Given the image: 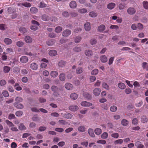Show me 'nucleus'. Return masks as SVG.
<instances>
[{
  "instance_id": "f257e3e1",
  "label": "nucleus",
  "mask_w": 148,
  "mask_h": 148,
  "mask_svg": "<svg viewBox=\"0 0 148 148\" xmlns=\"http://www.w3.org/2000/svg\"><path fill=\"white\" fill-rule=\"evenodd\" d=\"M51 89L53 92L52 95L54 97H58L60 96L59 91L60 89L58 87L56 86H52L51 87Z\"/></svg>"
},
{
  "instance_id": "f03ea898",
  "label": "nucleus",
  "mask_w": 148,
  "mask_h": 148,
  "mask_svg": "<svg viewBox=\"0 0 148 148\" xmlns=\"http://www.w3.org/2000/svg\"><path fill=\"white\" fill-rule=\"evenodd\" d=\"M136 12L135 9L132 7L129 8L127 10V13L130 15H133Z\"/></svg>"
},
{
  "instance_id": "7ed1b4c3",
  "label": "nucleus",
  "mask_w": 148,
  "mask_h": 148,
  "mask_svg": "<svg viewBox=\"0 0 148 148\" xmlns=\"http://www.w3.org/2000/svg\"><path fill=\"white\" fill-rule=\"evenodd\" d=\"M101 91V89L99 88H96L93 91V93L95 96H98L99 95Z\"/></svg>"
},
{
  "instance_id": "20e7f679",
  "label": "nucleus",
  "mask_w": 148,
  "mask_h": 148,
  "mask_svg": "<svg viewBox=\"0 0 148 148\" xmlns=\"http://www.w3.org/2000/svg\"><path fill=\"white\" fill-rule=\"evenodd\" d=\"M71 34V31L69 29L64 30L62 33V36L65 37L68 36Z\"/></svg>"
},
{
  "instance_id": "39448f33",
  "label": "nucleus",
  "mask_w": 148,
  "mask_h": 148,
  "mask_svg": "<svg viewBox=\"0 0 148 148\" xmlns=\"http://www.w3.org/2000/svg\"><path fill=\"white\" fill-rule=\"evenodd\" d=\"M81 105L82 106L87 107L92 106V104L90 102H88L86 101H83L82 102Z\"/></svg>"
},
{
  "instance_id": "423d86ee",
  "label": "nucleus",
  "mask_w": 148,
  "mask_h": 148,
  "mask_svg": "<svg viewBox=\"0 0 148 148\" xmlns=\"http://www.w3.org/2000/svg\"><path fill=\"white\" fill-rule=\"evenodd\" d=\"M14 106L15 107L18 109H22L24 108V106L22 104L19 103H14Z\"/></svg>"
},
{
  "instance_id": "0eeeda50",
  "label": "nucleus",
  "mask_w": 148,
  "mask_h": 148,
  "mask_svg": "<svg viewBox=\"0 0 148 148\" xmlns=\"http://www.w3.org/2000/svg\"><path fill=\"white\" fill-rule=\"evenodd\" d=\"M28 58L26 56H23L21 57L20 59L21 62L23 63H25L27 62L28 61Z\"/></svg>"
},
{
  "instance_id": "6e6552de",
  "label": "nucleus",
  "mask_w": 148,
  "mask_h": 148,
  "mask_svg": "<svg viewBox=\"0 0 148 148\" xmlns=\"http://www.w3.org/2000/svg\"><path fill=\"white\" fill-rule=\"evenodd\" d=\"M30 68L33 70H36L38 68V65L35 63H32L30 65Z\"/></svg>"
},
{
  "instance_id": "1a4fd4ad",
  "label": "nucleus",
  "mask_w": 148,
  "mask_h": 148,
  "mask_svg": "<svg viewBox=\"0 0 148 148\" xmlns=\"http://www.w3.org/2000/svg\"><path fill=\"white\" fill-rule=\"evenodd\" d=\"M62 115L64 118L68 119H71L73 117L72 115L69 113H66Z\"/></svg>"
},
{
  "instance_id": "9d476101",
  "label": "nucleus",
  "mask_w": 148,
  "mask_h": 148,
  "mask_svg": "<svg viewBox=\"0 0 148 148\" xmlns=\"http://www.w3.org/2000/svg\"><path fill=\"white\" fill-rule=\"evenodd\" d=\"M65 87L67 90H71L73 89V86L71 84L69 83H67L65 84Z\"/></svg>"
},
{
  "instance_id": "9b49d317",
  "label": "nucleus",
  "mask_w": 148,
  "mask_h": 148,
  "mask_svg": "<svg viewBox=\"0 0 148 148\" xmlns=\"http://www.w3.org/2000/svg\"><path fill=\"white\" fill-rule=\"evenodd\" d=\"M69 5L71 8H75L76 7L77 4L75 1H72L70 2Z\"/></svg>"
},
{
  "instance_id": "f8f14e48",
  "label": "nucleus",
  "mask_w": 148,
  "mask_h": 148,
  "mask_svg": "<svg viewBox=\"0 0 148 148\" xmlns=\"http://www.w3.org/2000/svg\"><path fill=\"white\" fill-rule=\"evenodd\" d=\"M135 145L137 148H143L144 146L143 145L141 144V142L137 141L135 143Z\"/></svg>"
},
{
  "instance_id": "ddd939ff",
  "label": "nucleus",
  "mask_w": 148,
  "mask_h": 148,
  "mask_svg": "<svg viewBox=\"0 0 148 148\" xmlns=\"http://www.w3.org/2000/svg\"><path fill=\"white\" fill-rule=\"evenodd\" d=\"M84 27L86 30V31H89L91 28L90 23L89 22H87L84 25Z\"/></svg>"
},
{
  "instance_id": "4468645a",
  "label": "nucleus",
  "mask_w": 148,
  "mask_h": 148,
  "mask_svg": "<svg viewBox=\"0 0 148 148\" xmlns=\"http://www.w3.org/2000/svg\"><path fill=\"white\" fill-rule=\"evenodd\" d=\"M25 40L27 43H30L32 42V38L29 36H26L25 38Z\"/></svg>"
},
{
  "instance_id": "2eb2a0df",
  "label": "nucleus",
  "mask_w": 148,
  "mask_h": 148,
  "mask_svg": "<svg viewBox=\"0 0 148 148\" xmlns=\"http://www.w3.org/2000/svg\"><path fill=\"white\" fill-rule=\"evenodd\" d=\"M41 18L44 21H47L50 19V17L48 15L44 14L41 16Z\"/></svg>"
},
{
  "instance_id": "dca6fc26",
  "label": "nucleus",
  "mask_w": 148,
  "mask_h": 148,
  "mask_svg": "<svg viewBox=\"0 0 148 148\" xmlns=\"http://www.w3.org/2000/svg\"><path fill=\"white\" fill-rule=\"evenodd\" d=\"M49 55L51 56H55L57 54V51L54 50H50L49 51Z\"/></svg>"
},
{
  "instance_id": "f3484780",
  "label": "nucleus",
  "mask_w": 148,
  "mask_h": 148,
  "mask_svg": "<svg viewBox=\"0 0 148 148\" xmlns=\"http://www.w3.org/2000/svg\"><path fill=\"white\" fill-rule=\"evenodd\" d=\"M69 109L72 111H76L78 109V107L77 106L71 105L69 107Z\"/></svg>"
},
{
  "instance_id": "a211bd4d",
  "label": "nucleus",
  "mask_w": 148,
  "mask_h": 148,
  "mask_svg": "<svg viewBox=\"0 0 148 148\" xmlns=\"http://www.w3.org/2000/svg\"><path fill=\"white\" fill-rule=\"evenodd\" d=\"M88 134L91 137H95V135L94 133L93 130L91 128H89L88 131Z\"/></svg>"
},
{
  "instance_id": "6ab92c4d",
  "label": "nucleus",
  "mask_w": 148,
  "mask_h": 148,
  "mask_svg": "<svg viewBox=\"0 0 148 148\" xmlns=\"http://www.w3.org/2000/svg\"><path fill=\"white\" fill-rule=\"evenodd\" d=\"M85 54L86 56L90 57L92 55L93 53L91 50H86L85 51Z\"/></svg>"
},
{
  "instance_id": "aec40b11",
  "label": "nucleus",
  "mask_w": 148,
  "mask_h": 148,
  "mask_svg": "<svg viewBox=\"0 0 148 148\" xmlns=\"http://www.w3.org/2000/svg\"><path fill=\"white\" fill-rule=\"evenodd\" d=\"M83 96L85 98L88 99H91L92 98L91 95L87 92L84 93Z\"/></svg>"
},
{
  "instance_id": "412c9836",
  "label": "nucleus",
  "mask_w": 148,
  "mask_h": 148,
  "mask_svg": "<svg viewBox=\"0 0 148 148\" xmlns=\"http://www.w3.org/2000/svg\"><path fill=\"white\" fill-rule=\"evenodd\" d=\"M70 97L72 99L76 100L78 97V95L75 93H73L71 94Z\"/></svg>"
},
{
  "instance_id": "4be33fe9",
  "label": "nucleus",
  "mask_w": 148,
  "mask_h": 148,
  "mask_svg": "<svg viewBox=\"0 0 148 148\" xmlns=\"http://www.w3.org/2000/svg\"><path fill=\"white\" fill-rule=\"evenodd\" d=\"M11 69L10 67L8 66H5L3 67V71L5 73H7L9 72Z\"/></svg>"
},
{
  "instance_id": "5701e85b",
  "label": "nucleus",
  "mask_w": 148,
  "mask_h": 148,
  "mask_svg": "<svg viewBox=\"0 0 148 148\" xmlns=\"http://www.w3.org/2000/svg\"><path fill=\"white\" fill-rule=\"evenodd\" d=\"M115 6L114 3H109L107 5V8L110 10H112L114 8Z\"/></svg>"
},
{
  "instance_id": "b1692460",
  "label": "nucleus",
  "mask_w": 148,
  "mask_h": 148,
  "mask_svg": "<svg viewBox=\"0 0 148 148\" xmlns=\"http://www.w3.org/2000/svg\"><path fill=\"white\" fill-rule=\"evenodd\" d=\"M4 42L6 44L9 45L11 44L12 42V40L8 38H5L4 40Z\"/></svg>"
},
{
  "instance_id": "393cba45",
  "label": "nucleus",
  "mask_w": 148,
  "mask_h": 148,
  "mask_svg": "<svg viewBox=\"0 0 148 148\" xmlns=\"http://www.w3.org/2000/svg\"><path fill=\"white\" fill-rule=\"evenodd\" d=\"M100 60L103 63L106 62L107 61V58L105 55H103L100 57Z\"/></svg>"
},
{
  "instance_id": "a878e982",
  "label": "nucleus",
  "mask_w": 148,
  "mask_h": 148,
  "mask_svg": "<svg viewBox=\"0 0 148 148\" xmlns=\"http://www.w3.org/2000/svg\"><path fill=\"white\" fill-rule=\"evenodd\" d=\"M30 11L31 13L35 14L38 12V10L36 7H32L30 8Z\"/></svg>"
},
{
  "instance_id": "bb28decb",
  "label": "nucleus",
  "mask_w": 148,
  "mask_h": 148,
  "mask_svg": "<svg viewBox=\"0 0 148 148\" xmlns=\"http://www.w3.org/2000/svg\"><path fill=\"white\" fill-rule=\"evenodd\" d=\"M89 15L91 17H95L97 16V14L94 11H92L89 12Z\"/></svg>"
},
{
  "instance_id": "cd10ccee",
  "label": "nucleus",
  "mask_w": 148,
  "mask_h": 148,
  "mask_svg": "<svg viewBox=\"0 0 148 148\" xmlns=\"http://www.w3.org/2000/svg\"><path fill=\"white\" fill-rule=\"evenodd\" d=\"M118 86L121 89H124L125 88V85L123 83H119L118 84Z\"/></svg>"
},
{
  "instance_id": "c85d7f7f",
  "label": "nucleus",
  "mask_w": 148,
  "mask_h": 148,
  "mask_svg": "<svg viewBox=\"0 0 148 148\" xmlns=\"http://www.w3.org/2000/svg\"><path fill=\"white\" fill-rule=\"evenodd\" d=\"M59 79L62 81H64L65 79V75L64 73H61L59 75Z\"/></svg>"
},
{
  "instance_id": "c756f323",
  "label": "nucleus",
  "mask_w": 148,
  "mask_h": 148,
  "mask_svg": "<svg viewBox=\"0 0 148 148\" xmlns=\"http://www.w3.org/2000/svg\"><path fill=\"white\" fill-rule=\"evenodd\" d=\"M86 128L84 126H79L78 128V131L79 132H83L85 131Z\"/></svg>"
},
{
  "instance_id": "7c9ffc66",
  "label": "nucleus",
  "mask_w": 148,
  "mask_h": 148,
  "mask_svg": "<svg viewBox=\"0 0 148 148\" xmlns=\"http://www.w3.org/2000/svg\"><path fill=\"white\" fill-rule=\"evenodd\" d=\"M105 29V27L103 25H101L99 26L98 29L99 31L102 32Z\"/></svg>"
},
{
  "instance_id": "2f4dec72",
  "label": "nucleus",
  "mask_w": 148,
  "mask_h": 148,
  "mask_svg": "<svg viewBox=\"0 0 148 148\" xmlns=\"http://www.w3.org/2000/svg\"><path fill=\"white\" fill-rule=\"evenodd\" d=\"M18 129L21 130H26V127L23 123H21L18 126Z\"/></svg>"
},
{
  "instance_id": "473e14b6",
  "label": "nucleus",
  "mask_w": 148,
  "mask_h": 148,
  "mask_svg": "<svg viewBox=\"0 0 148 148\" xmlns=\"http://www.w3.org/2000/svg\"><path fill=\"white\" fill-rule=\"evenodd\" d=\"M142 67L144 69H145L148 71V63L146 62H143L142 64Z\"/></svg>"
},
{
  "instance_id": "72a5a7b5",
  "label": "nucleus",
  "mask_w": 148,
  "mask_h": 148,
  "mask_svg": "<svg viewBox=\"0 0 148 148\" xmlns=\"http://www.w3.org/2000/svg\"><path fill=\"white\" fill-rule=\"evenodd\" d=\"M19 31L21 33L24 34L27 32L26 28L23 27H21L19 29Z\"/></svg>"
},
{
  "instance_id": "f704fd0d",
  "label": "nucleus",
  "mask_w": 148,
  "mask_h": 148,
  "mask_svg": "<svg viewBox=\"0 0 148 148\" xmlns=\"http://www.w3.org/2000/svg\"><path fill=\"white\" fill-rule=\"evenodd\" d=\"M47 6V5L43 1L41 2L38 4V7L40 8H44Z\"/></svg>"
},
{
  "instance_id": "c9c22d12",
  "label": "nucleus",
  "mask_w": 148,
  "mask_h": 148,
  "mask_svg": "<svg viewBox=\"0 0 148 148\" xmlns=\"http://www.w3.org/2000/svg\"><path fill=\"white\" fill-rule=\"evenodd\" d=\"M62 30V28L61 27L58 26L55 28V31L57 33H60Z\"/></svg>"
},
{
  "instance_id": "e433bc0d",
  "label": "nucleus",
  "mask_w": 148,
  "mask_h": 148,
  "mask_svg": "<svg viewBox=\"0 0 148 148\" xmlns=\"http://www.w3.org/2000/svg\"><path fill=\"white\" fill-rule=\"evenodd\" d=\"M47 44L49 46H51L54 44V42L53 40H49L47 41Z\"/></svg>"
},
{
  "instance_id": "4c0bfd02",
  "label": "nucleus",
  "mask_w": 148,
  "mask_h": 148,
  "mask_svg": "<svg viewBox=\"0 0 148 148\" xmlns=\"http://www.w3.org/2000/svg\"><path fill=\"white\" fill-rule=\"evenodd\" d=\"M23 100V99L20 97H17L15 99L16 103H19L21 102Z\"/></svg>"
},
{
  "instance_id": "58836bf2",
  "label": "nucleus",
  "mask_w": 148,
  "mask_h": 148,
  "mask_svg": "<svg viewBox=\"0 0 148 148\" xmlns=\"http://www.w3.org/2000/svg\"><path fill=\"white\" fill-rule=\"evenodd\" d=\"M58 73L55 71H52L51 73V75L53 77H56L58 75Z\"/></svg>"
},
{
  "instance_id": "ea45409f",
  "label": "nucleus",
  "mask_w": 148,
  "mask_h": 148,
  "mask_svg": "<svg viewBox=\"0 0 148 148\" xmlns=\"http://www.w3.org/2000/svg\"><path fill=\"white\" fill-rule=\"evenodd\" d=\"M94 132L96 134L99 135L101 133L102 131L101 129L99 128H96L95 129Z\"/></svg>"
},
{
  "instance_id": "a19ab883",
  "label": "nucleus",
  "mask_w": 148,
  "mask_h": 148,
  "mask_svg": "<svg viewBox=\"0 0 148 148\" xmlns=\"http://www.w3.org/2000/svg\"><path fill=\"white\" fill-rule=\"evenodd\" d=\"M148 119L145 116H143L141 118V121L144 123H146L148 121Z\"/></svg>"
},
{
  "instance_id": "79ce46f5",
  "label": "nucleus",
  "mask_w": 148,
  "mask_h": 148,
  "mask_svg": "<svg viewBox=\"0 0 148 148\" xmlns=\"http://www.w3.org/2000/svg\"><path fill=\"white\" fill-rule=\"evenodd\" d=\"M122 125L123 126H126L128 124V121L126 119H123L121 121Z\"/></svg>"
},
{
  "instance_id": "37998d69",
  "label": "nucleus",
  "mask_w": 148,
  "mask_h": 148,
  "mask_svg": "<svg viewBox=\"0 0 148 148\" xmlns=\"http://www.w3.org/2000/svg\"><path fill=\"white\" fill-rule=\"evenodd\" d=\"M87 11V10L85 8L79 9L78 10V12L82 14L86 13Z\"/></svg>"
},
{
  "instance_id": "c03bdc74",
  "label": "nucleus",
  "mask_w": 148,
  "mask_h": 148,
  "mask_svg": "<svg viewBox=\"0 0 148 148\" xmlns=\"http://www.w3.org/2000/svg\"><path fill=\"white\" fill-rule=\"evenodd\" d=\"M66 62L62 60L60 61L58 63V66L60 67H63L64 66Z\"/></svg>"
},
{
  "instance_id": "a18cd8bd",
  "label": "nucleus",
  "mask_w": 148,
  "mask_h": 148,
  "mask_svg": "<svg viewBox=\"0 0 148 148\" xmlns=\"http://www.w3.org/2000/svg\"><path fill=\"white\" fill-rule=\"evenodd\" d=\"M108 134L107 133L105 132L103 133L101 135V138L103 139L107 138L108 136Z\"/></svg>"
},
{
  "instance_id": "49530a36",
  "label": "nucleus",
  "mask_w": 148,
  "mask_h": 148,
  "mask_svg": "<svg viewBox=\"0 0 148 148\" xmlns=\"http://www.w3.org/2000/svg\"><path fill=\"white\" fill-rule=\"evenodd\" d=\"M126 5L125 4L121 3L119 5V10H122L124 9L125 8Z\"/></svg>"
},
{
  "instance_id": "de8ad7c7",
  "label": "nucleus",
  "mask_w": 148,
  "mask_h": 148,
  "mask_svg": "<svg viewBox=\"0 0 148 148\" xmlns=\"http://www.w3.org/2000/svg\"><path fill=\"white\" fill-rule=\"evenodd\" d=\"M5 123L9 126V127H12L14 126V124L12 122L8 120H6Z\"/></svg>"
},
{
  "instance_id": "09e8293b",
  "label": "nucleus",
  "mask_w": 148,
  "mask_h": 148,
  "mask_svg": "<svg viewBox=\"0 0 148 148\" xmlns=\"http://www.w3.org/2000/svg\"><path fill=\"white\" fill-rule=\"evenodd\" d=\"M5 123L9 126V127H12L14 126V124L12 122L8 120H6Z\"/></svg>"
},
{
  "instance_id": "8fccbe9b",
  "label": "nucleus",
  "mask_w": 148,
  "mask_h": 148,
  "mask_svg": "<svg viewBox=\"0 0 148 148\" xmlns=\"http://www.w3.org/2000/svg\"><path fill=\"white\" fill-rule=\"evenodd\" d=\"M24 45V42L21 41H19L17 42L16 43L17 46L19 47L23 46Z\"/></svg>"
},
{
  "instance_id": "3c124183",
  "label": "nucleus",
  "mask_w": 148,
  "mask_h": 148,
  "mask_svg": "<svg viewBox=\"0 0 148 148\" xmlns=\"http://www.w3.org/2000/svg\"><path fill=\"white\" fill-rule=\"evenodd\" d=\"M103 87L107 90H109V85L106 83L103 82L102 84Z\"/></svg>"
},
{
  "instance_id": "603ef678",
  "label": "nucleus",
  "mask_w": 148,
  "mask_h": 148,
  "mask_svg": "<svg viewBox=\"0 0 148 148\" xmlns=\"http://www.w3.org/2000/svg\"><path fill=\"white\" fill-rule=\"evenodd\" d=\"M81 39V37L80 36H77L75 37L74 41L75 42H79Z\"/></svg>"
},
{
  "instance_id": "864d4df0",
  "label": "nucleus",
  "mask_w": 148,
  "mask_h": 148,
  "mask_svg": "<svg viewBox=\"0 0 148 148\" xmlns=\"http://www.w3.org/2000/svg\"><path fill=\"white\" fill-rule=\"evenodd\" d=\"M143 6L144 8L146 9H148V2L145 1L143 2Z\"/></svg>"
},
{
  "instance_id": "5fc2aeb1",
  "label": "nucleus",
  "mask_w": 148,
  "mask_h": 148,
  "mask_svg": "<svg viewBox=\"0 0 148 148\" xmlns=\"http://www.w3.org/2000/svg\"><path fill=\"white\" fill-rule=\"evenodd\" d=\"M99 71L98 69H95L93 70L91 72V74L92 75H95L98 73Z\"/></svg>"
},
{
  "instance_id": "6e6d98bb",
  "label": "nucleus",
  "mask_w": 148,
  "mask_h": 148,
  "mask_svg": "<svg viewBox=\"0 0 148 148\" xmlns=\"http://www.w3.org/2000/svg\"><path fill=\"white\" fill-rule=\"evenodd\" d=\"M117 110V107L115 106H112L110 108V110L111 112H115Z\"/></svg>"
},
{
  "instance_id": "4d7b16f0",
  "label": "nucleus",
  "mask_w": 148,
  "mask_h": 148,
  "mask_svg": "<svg viewBox=\"0 0 148 148\" xmlns=\"http://www.w3.org/2000/svg\"><path fill=\"white\" fill-rule=\"evenodd\" d=\"M83 71V70L82 68H78L76 70V72L77 74H80Z\"/></svg>"
},
{
  "instance_id": "13d9d810",
  "label": "nucleus",
  "mask_w": 148,
  "mask_h": 148,
  "mask_svg": "<svg viewBox=\"0 0 148 148\" xmlns=\"http://www.w3.org/2000/svg\"><path fill=\"white\" fill-rule=\"evenodd\" d=\"M137 29L139 30H142L143 28V25L140 23H138L137 24Z\"/></svg>"
},
{
  "instance_id": "bf43d9fd",
  "label": "nucleus",
  "mask_w": 148,
  "mask_h": 148,
  "mask_svg": "<svg viewBox=\"0 0 148 148\" xmlns=\"http://www.w3.org/2000/svg\"><path fill=\"white\" fill-rule=\"evenodd\" d=\"M111 136L113 138H117L119 137V135L118 133H114L112 134L111 135Z\"/></svg>"
},
{
  "instance_id": "052dcab7",
  "label": "nucleus",
  "mask_w": 148,
  "mask_h": 148,
  "mask_svg": "<svg viewBox=\"0 0 148 148\" xmlns=\"http://www.w3.org/2000/svg\"><path fill=\"white\" fill-rule=\"evenodd\" d=\"M123 143V140L121 139L117 140L114 141V143L115 144H121Z\"/></svg>"
},
{
  "instance_id": "680f3d73",
  "label": "nucleus",
  "mask_w": 148,
  "mask_h": 148,
  "mask_svg": "<svg viewBox=\"0 0 148 148\" xmlns=\"http://www.w3.org/2000/svg\"><path fill=\"white\" fill-rule=\"evenodd\" d=\"M23 113V112L22 111H18L16 112L15 114L17 116H20L22 115Z\"/></svg>"
},
{
  "instance_id": "e2e57ef3",
  "label": "nucleus",
  "mask_w": 148,
  "mask_h": 148,
  "mask_svg": "<svg viewBox=\"0 0 148 148\" xmlns=\"http://www.w3.org/2000/svg\"><path fill=\"white\" fill-rule=\"evenodd\" d=\"M7 28V27L5 25L2 24H0V29L2 30H5Z\"/></svg>"
},
{
  "instance_id": "0e129e2a",
  "label": "nucleus",
  "mask_w": 148,
  "mask_h": 148,
  "mask_svg": "<svg viewBox=\"0 0 148 148\" xmlns=\"http://www.w3.org/2000/svg\"><path fill=\"white\" fill-rule=\"evenodd\" d=\"M31 4L30 3L27 2L23 3V6L29 8L31 7Z\"/></svg>"
},
{
  "instance_id": "69168bd1",
  "label": "nucleus",
  "mask_w": 148,
  "mask_h": 148,
  "mask_svg": "<svg viewBox=\"0 0 148 148\" xmlns=\"http://www.w3.org/2000/svg\"><path fill=\"white\" fill-rule=\"evenodd\" d=\"M73 51L75 52H78L81 51V49L80 47H76L73 48Z\"/></svg>"
},
{
  "instance_id": "338daca9",
  "label": "nucleus",
  "mask_w": 148,
  "mask_h": 148,
  "mask_svg": "<svg viewBox=\"0 0 148 148\" xmlns=\"http://www.w3.org/2000/svg\"><path fill=\"white\" fill-rule=\"evenodd\" d=\"M70 14L67 11H64L62 13L63 16L64 17H68L69 16Z\"/></svg>"
},
{
  "instance_id": "774afa93",
  "label": "nucleus",
  "mask_w": 148,
  "mask_h": 148,
  "mask_svg": "<svg viewBox=\"0 0 148 148\" xmlns=\"http://www.w3.org/2000/svg\"><path fill=\"white\" fill-rule=\"evenodd\" d=\"M90 80L91 82H94L96 79V77L94 76H91L90 77Z\"/></svg>"
}]
</instances>
